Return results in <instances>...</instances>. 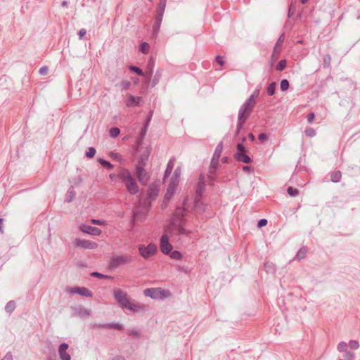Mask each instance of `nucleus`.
Returning <instances> with one entry per match:
<instances>
[{
    "mask_svg": "<svg viewBox=\"0 0 360 360\" xmlns=\"http://www.w3.org/2000/svg\"><path fill=\"white\" fill-rule=\"evenodd\" d=\"M113 295L122 309H128L134 313L144 311L146 309L145 304L130 302L127 292L120 289L115 290L113 292Z\"/></svg>",
    "mask_w": 360,
    "mask_h": 360,
    "instance_id": "1",
    "label": "nucleus"
},
{
    "mask_svg": "<svg viewBox=\"0 0 360 360\" xmlns=\"http://www.w3.org/2000/svg\"><path fill=\"white\" fill-rule=\"evenodd\" d=\"M117 178L125 185L127 191L131 195H135L139 191V186L131 172L122 168L117 174Z\"/></svg>",
    "mask_w": 360,
    "mask_h": 360,
    "instance_id": "2",
    "label": "nucleus"
},
{
    "mask_svg": "<svg viewBox=\"0 0 360 360\" xmlns=\"http://www.w3.org/2000/svg\"><path fill=\"white\" fill-rule=\"evenodd\" d=\"M134 261V257L130 255H113L110 260L109 267L115 269L122 265L129 264Z\"/></svg>",
    "mask_w": 360,
    "mask_h": 360,
    "instance_id": "3",
    "label": "nucleus"
},
{
    "mask_svg": "<svg viewBox=\"0 0 360 360\" xmlns=\"http://www.w3.org/2000/svg\"><path fill=\"white\" fill-rule=\"evenodd\" d=\"M143 295L153 300H162L170 295L169 290H163L160 288H146L143 290Z\"/></svg>",
    "mask_w": 360,
    "mask_h": 360,
    "instance_id": "4",
    "label": "nucleus"
},
{
    "mask_svg": "<svg viewBox=\"0 0 360 360\" xmlns=\"http://www.w3.org/2000/svg\"><path fill=\"white\" fill-rule=\"evenodd\" d=\"M247 149L243 143H238L236 146V152L233 157L239 162L250 164L252 162V158L246 154Z\"/></svg>",
    "mask_w": 360,
    "mask_h": 360,
    "instance_id": "5",
    "label": "nucleus"
},
{
    "mask_svg": "<svg viewBox=\"0 0 360 360\" xmlns=\"http://www.w3.org/2000/svg\"><path fill=\"white\" fill-rule=\"evenodd\" d=\"M205 176L202 174L199 175L198 181L196 186L195 189V195L194 199V206L196 207L198 204L201 200L202 193L205 191Z\"/></svg>",
    "mask_w": 360,
    "mask_h": 360,
    "instance_id": "6",
    "label": "nucleus"
},
{
    "mask_svg": "<svg viewBox=\"0 0 360 360\" xmlns=\"http://www.w3.org/2000/svg\"><path fill=\"white\" fill-rule=\"evenodd\" d=\"M259 92L260 86H258L257 89H255V91L250 96V97L248 99H246V101L243 103L240 108L252 112L254 107L256 104V99L259 96Z\"/></svg>",
    "mask_w": 360,
    "mask_h": 360,
    "instance_id": "7",
    "label": "nucleus"
},
{
    "mask_svg": "<svg viewBox=\"0 0 360 360\" xmlns=\"http://www.w3.org/2000/svg\"><path fill=\"white\" fill-rule=\"evenodd\" d=\"M135 174L141 184L146 186L150 180V174L143 166L137 165L135 167Z\"/></svg>",
    "mask_w": 360,
    "mask_h": 360,
    "instance_id": "8",
    "label": "nucleus"
},
{
    "mask_svg": "<svg viewBox=\"0 0 360 360\" xmlns=\"http://www.w3.org/2000/svg\"><path fill=\"white\" fill-rule=\"evenodd\" d=\"M252 112H250L245 109L240 107L238 115V123L236 125V134H238L240 130L243 128L244 124L251 115Z\"/></svg>",
    "mask_w": 360,
    "mask_h": 360,
    "instance_id": "9",
    "label": "nucleus"
},
{
    "mask_svg": "<svg viewBox=\"0 0 360 360\" xmlns=\"http://www.w3.org/2000/svg\"><path fill=\"white\" fill-rule=\"evenodd\" d=\"M140 255L146 259L150 256L155 255L157 252V246L154 243H150L146 247L140 245L138 248Z\"/></svg>",
    "mask_w": 360,
    "mask_h": 360,
    "instance_id": "10",
    "label": "nucleus"
},
{
    "mask_svg": "<svg viewBox=\"0 0 360 360\" xmlns=\"http://www.w3.org/2000/svg\"><path fill=\"white\" fill-rule=\"evenodd\" d=\"M179 181L170 179L166 193L164 196L165 200L169 201L176 192Z\"/></svg>",
    "mask_w": 360,
    "mask_h": 360,
    "instance_id": "11",
    "label": "nucleus"
},
{
    "mask_svg": "<svg viewBox=\"0 0 360 360\" xmlns=\"http://www.w3.org/2000/svg\"><path fill=\"white\" fill-rule=\"evenodd\" d=\"M160 248L162 254L168 255L172 250V245L169 241V238L167 235H162L160 240Z\"/></svg>",
    "mask_w": 360,
    "mask_h": 360,
    "instance_id": "12",
    "label": "nucleus"
},
{
    "mask_svg": "<svg viewBox=\"0 0 360 360\" xmlns=\"http://www.w3.org/2000/svg\"><path fill=\"white\" fill-rule=\"evenodd\" d=\"M74 245L77 248H81L83 249H89L93 250L97 248L98 244L95 242L89 240H84V239H79L77 238L75 240Z\"/></svg>",
    "mask_w": 360,
    "mask_h": 360,
    "instance_id": "13",
    "label": "nucleus"
},
{
    "mask_svg": "<svg viewBox=\"0 0 360 360\" xmlns=\"http://www.w3.org/2000/svg\"><path fill=\"white\" fill-rule=\"evenodd\" d=\"M219 161L211 160L210 165L208 169V179L212 184L214 181H217L216 176L217 169L218 168Z\"/></svg>",
    "mask_w": 360,
    "mask_h": 360,
    "instance_id": "14",
    "label": "nucleus"
},
{
    "mask_svg": "<svg viewBox=\"0 0 360 360\" xmlns=\"http://www.w3.org/2000/svg\"><path fill=\"white\" fill-rule=\"evenodd\" d=\"M92 328H108V329H115L121 330L123 329L122 326L117 322H112L109 323H94L91 324Z\"/></svg>",
    "mask_w": 360,
    "mask_h": 360,
    "instance_id": "15",
    "label": "nucleus"
},
{
    "mask_svg": "<svg viewBox=\"0 0 360 360\" xmlns=\"http://www.w3.org/2000/svg\"><path fill=\"white\" fill-rule=\"evenodd\" d=\"M68 291L71 294H78L86 297H91L93 295L92 292L85 287H74L70 288Z\"/></svg>",
    "mask_w": 360,
    "mask_h": 360,
    "instance_id": "16",
    "label": "nucleus"
},
{
    "mask_svg": "<svg viewBox=\"0 0 360 360\" xmlns=\"http://www.w3.org/2000/svg\"><path fill=\"white\" fill-rule=\"evenodd\" d=\"M79 229L83 233L92 236H100L101 233V231L98 228L86 224H82L80 226Z\"/></svg>",
    "mask_w": 360,
    "mask_h": 360,
    "instance_id": "17",
    "label": "nucleus"
},
{
    "mask_svg": "<svg viewBox=\"0 0 360 360\" xmlns=\"http://www.w3.org/2000/svg\"><path fill=\"white\" fill-rule=\"evenodd\" d=\"M68 347V344L65 342H63L59 345L58 354L61 360H71V356L67 352Z\"/></svg>",
    "mask_w": 360,
    "mask_h": 360,
    "instance_id": "18",
    "label": "nucleus"
},
{
    "mask_svg": "<svg viewBox=\"0 0 360 360\" xmlns=\"http://www.w3.org/2000/svg\"><path fill=\"white\" fill-rule=\"evenodd\" d=\"M159 193V188L155 184H151L149 186L147 190V198L151 200H154Z\"/></svg>",
    "mask_w": 360,
    "mask_h": 360,
    "instance_id": "19",
    "label": "nucleus"
},
{
    "mask_svg": "<svg viewBox=\"0 0 360 360\" xmlns=\"http://www.w3.org/2000/svg\"><path fill=\"white\" fill-rule=\"evenodd\" d=\"M174 161H175V158H172L167 162V167H166V169L165 171V174H164V178H163V180L165 181L167 178H168L169 176V175L171 174L173 169H174Z\"/></svg>",
    "mask_w": 360,
    "mask_h": 360,
    "instance_id": "20",
    "label": "nucleus"
},
{
    "mask_svg": "<svg viewBox=\"0 0 360 360\" xmlns=\"http://www.w3.org/2000/svg\"><path fill=\"white\" fill-rule=\"evenodd\" d=\"M140 100V97L130 95L126 101V105L127 107L137 106L139 105Z\"/></svg>",
    "mask_w": 360,
    "mask_h": 360,
    "instance_id": "21",
    "label": "nucleus"
},
{
    "mask_svg": "<svg viewBox=\"0 0 360 360\" xmlns=\"http://www.w3.org/2000/svg\"><path fill=\"white\" fill-rule=\"evenodd\" d=\"M223 143L221 141L219 142L214 150L212 160L219 161V158L223 150Z\"/></svg>",
    "mask_w": 360,
    "mask_h": 360,
    "instance_id": "22",
    "label": "nucleus"
},
{
    "mask_svg": "<svg viewBox=\"0 0 360 360\" xmlns=\"http://www.w3.org/2000/svg\"><path fill=\"white\" fill-rule=\"evenodd\" d=\"M307 252V248L305 246L302 247L297 252L294 259L300 261L301 259H303L305 258Z\"/></svg>",
    "mask_w": 360,
    "mask_h": 360,
    "instance_id": "23",
    "label": "nucleus"
},
{
    "mask_svg": "<svg viewBox=\"0 0 360 360\" xmlns=\"http://www.w3.org/2000/svg\"><path fill=\"white\" fill-rule=\"evenodd\" d=\"M162 18H163L162 16H158V15L155 16V24L153 25V33L155 34H157L160 31Z\"/></svg>",
    "mask_w": 360,
    "mask_h": 360,
    "instance_id": "24",
    "label": "nucleus"
},
{
    "mask_svg": "<svg viewBox=\"0 0 360 360\" xmlns=\"http://www.w3.org/2000/svg\"><path fill=\"white\" fill-rule=\"evenodd\" d=\"M342 178V173L340 171H334L330 174V180L333 183H338Z\"/></svg>",
    "mask_w": 360,
    "mask_h": 360,
    "instance_id": "25",
    "label": "nucleus"
},
{
    "mask_svg": "<svg viewBox=\"0 0 360 360\" xmlns=\"http://www.w3.org/2000/svg\"><path fill=\"white\" fill-rule=\"evenodd\" d=\"M75 196V192L74 188H73V186H71L67 191L66 198H65V201L67 202H70L73 200Z\"/></svg>",
    "mask_w": 360,
    "mask_h": 360,
    "instance_id": "26",
    "label": "nucleus"
},
{
    "mask_svg": "<svg viewBox=\"0 0 360 360\" xmlns=\"http://www.w3.org/2000/svg\"><path fill=\"white\" fill-rule=\"evenodd\" d=\"M77 314L81 318H84L90 315V311L84 307H79L77 309Z\"/></svg>",
    "mask_w": 360,
    "mask_h": 360,
    "instance_id": "27",
    "label": "nucleus"
},
{
    "mask_svg": "<svg viewBox=\"0 0 360 360\" xmlns=\"http://www.w3.org/2000/svg\"><path fill=\"white\" fill-rule=\"evenodd\" d=\"M150 150L147 149L146 151L142 154L139 160V165L144 166L146 164V162L148 160V156L150 155Z\"/></svg>",
    "mask_w": 360,
    "mask_h": 360,
    "instance_id": "28",
    "label": "nucleus"
},
{
    "mask_svg": "<svg viewBox=\"0 0 360 360\" xmlns=\"http://www.w3.org/2000/svg\"><path fill=\"white\" fill-rule=\"evenodd\" d=\"M264 268L267 273H274L276 266L272 262H266L264 264Z\"/></svg>",
    "mask_w": 360,
    "mask_h": 360,
    "instance_id": "29",
    "label": "nucleus"
},
{
    "mask_svg": "<svg viewBox=\"0 0 360 360\" xmlns=\"http://www.w3.org/2000/svg\"><path fill=\"white\" fill-rule=\"evenodd\" d=\"M15 307L16 306H15V301L11 300L8 302H7V304H6V306H5V311L7 313L11 314V313H12L15 310Z\"/></svg>",
    "mask_w": 360,
    "mask_h": 360,
    "instance_id": "30",
    "label": "nucleus"
},
{
    "mask_svg": "<svg viewBox=\"0 0 360 360\" xmlns=\"http://www.w3.org/2000/svg\"><path fill=\"white\" fill-rule=\"evenodd\" d=\"M148 127L145 126V125H143V127H142V129L139 133L138 139H137V144L139 145L142 142L143 139H144V137L147 133Z\"/></svg>",
    "mask_w": 360,
    "mask_h": 360,
    "instance_id": "31",
    "label": "nucleus"
},
{
    "mask_svg": "<svg viewBox=\"0 0 360 360\" xmlns=\"http://www.w3.org/2000/svg\"><path fill=\"white\" fill-rule=\"evenodd\" d=\"M98 162L101 165H102L103 167L108 169H112L114 167L113 165H112L110 162L107 161L105 159L98 158Z\"/></svg>",
    "mask_w": 360,
    "mask_h": 360,
    "instance_id": "32",
    "label": "nucleus"
},
{
    "mask_svg": "<svg viewBox=\"0 0 360 360\" xmlns=\"http://www.w3.org/2000/svg\"><path fill=\"white\" fill-rule=\"evenodd\" d=\"M176 231L179 235H184L186 236H188L189 234L191 233V231L186 229L181 225L177 226Z\"/></svg>",
    "mask_w": 360,
    "mask_h": 360,
    "instance_id": "33",
    "label": "nucleus"
},
{
    "mask_svg": "<svg viewBox=\"0 0 360 360\" xmlns=\"http://www.w3.org/2000/svg\"><path fill=\"white\" fill-rule=\"evenodd\" d=\"M276 84L274 82H271V84H269V86L266 88V92L269 96L274 95L275 90H276Z\"/></svg>",
    "mask_w": 360,
    "mask_h": 360,
    "instance_id": "34",
    "label": "nucleus"
},
{
    "mask_svg": "<svg viewBox=\"0 0 360 360\" xmlns=\"http://www.w3.org/2000/svg\"><path fill=\"white\" fill-rule=\"evenodd\" d=\"M169 255L173 259L179 260L182 258V254L178 250L171 251Z\"/></svg>",
    "mask_w": 360,
    "mask_h": 360,
    "instance_id": "35",
    "label": "nucleus"
},
{
    "mask_svg": "<svg viewBox=\"0 0 360 360\" xmlns=\"http://www.w3.org/2000/svg\"><path fill=\"white\" fill-rule=\"evenodd\" d=\"M331 56L326 54L323 58V65L325 68H328L330 66Z\"/></svg>",
    "mask_w": 360,
    "mask_h": 360,
    "instance_id": "36",
    "label": "nucleus"
},
{
    "mask_svg": "<svg viewBox=\"0 0 360 360\" xmlns=\"http://www.w3.org/2000/svg\"><path fill=\"white\" fill-rule=\"evenodd\" d=\"M287 193L292 197H296L299 195V190L292 186H289L287 189Z\"/></svg>",
    "mask_w": 360,
    "mask_h": 360,
    "instance_id": "37",
    "label": "nucleus"
},
{
    "mask_svg": "<svg viewBox=\"0 0 360 360\" xmlns=\"http://www.w3.org/2000/svg\"><path fill=\"white\" fill-rule=\"evenodd\" d=\"M161 77V70H158L155 72V75L153 77L152 80V86H155L160 81Z\"/></svg>",
    "mask_w": 360,
    "mask_h": 360,
    "instance_id": "38",
    "label": "nucleus"
},
{
    "mask_svg": "<svg viewBox=\"0 0 360 360\" xmlns=\"http://www.w3.org/2000/svg\"><path fill=\"white\" fill-rule=\"evenodd\" d=\"M91 276L92 277L98 278H105V279H108V278H112L110 276L105 275V274H103L97 272V271L92 272L91 274Z\"/></svg>",
    "mask_w": 360,
    "mask_h": 360,
    "instance_id": "39",
    "label": "nucleus"
},
{
    "mask_svg": "<svg viewBox=\"0 0 360 360\" xmlns=\"http://www.w3.org/2000/svg\"><path fill=\"white\" fill-rule=\"evenodd\" d=\"M347 347H348L347 344L345 342L342 341L338 343L337 349L340 352H347Z\"/></svg>",
    "mask_w": 360,
    "mask_h": 360,
    "instance_id": "40",
    "label": "nucleus"
},
{
    "mask_svg": "<svg viewBox=\"0 0 360 360\" xmlns=\"http://www.w3.org/2000/svg\"><path fill=\"white\" fill-rule=\"evenodd\" d=\"M148 68L149 69V72L146 74L147 78H150L153 74V69L154 67V60L150 59L147 65Z\"/></svg>",
    "mask_w": 360,
    "mask_h": 360,
    "instance_id": "41",
    "label": "nucleus"
},
{
    "mask_svg": "<svg viewBox=\"0 0 360 360\" xmlns=\"http://www.w3.org/2000/svg\"><path fill=\"white\" fill-rule=\"evenodd\" d=\"M289 86H290L289 82L287 79H284L281 80V84H280V88L282 91H285L288 90L289 88Z\"/></svg>",
    "mask_w": 360,
    "mask_h": 360,
    "instance_id": "42",
    "label": "nucleus"
},
{
    "mask_svg": "<svg viewBox=\"0 0 360 360\" xmlns=\"http://www.w3.org/2000/svg\"><path fill=\"white\" fill-rule=\"evenodd\" d=\"M129 68L131 71L136 72L138 75H140V76L144 75L143 70L139 67L130 65L129 67Z\"/></svg>",
    "mask_w": 360,
    "mask_h": 360,
    "instance_id": "43",
    "label": "nucleus"
},
{
    "mask_svg": "<svg viewBox=\"0 0 360 360\" xmlns=\"http://www.w3.org/2000/svg\"><path fill=\"white\" fill-rule=\"evenodd\" d=\"M120 133V130L117 127H112L110 129V136L112 138H116L117 136H119Z\"/></svg>",
    "mask_w": 360,
    "mask_h": 360,
    "instance_id": "44",
    "label": "nucleus"
},
{
    "mask_svg": "<svg viewBox=\"0 0 360 360\" xmlns=\"http://www.w3.org/2000/svg\"><path fill=\"white\" fill-rule=\"evenodd\" d=\"M286 67V60H281L276 67V69L278 71H283Z\"/></svg>",
    "mask_w": 360,
    "mask_h": 360,
    "instance_id": "45",
    "label": "nucleus"
},
{
    "mask_svg": "<svg viewBox=\"0 0 360 360\" xmlns=\"http://www.w3.org/2000/svg\"><path fill=\"white\" fill-rule=\"evenodd\" d=\"M96 152V150L94 147H89L88 150L86 152L85 155L88 158H92L94 157Z\"/></svg>",
    "mask_w": 360,
    "mask_h": 360,
    "instance_id": "46",
    "label": "nucleus"
},
{
    "mask_svg": "<svg viewBox=\"0 0 360 360\" xmlns=\"http://www.w3.org/2000/svg\"><path fill=\"white\" fill-rule=\"evenodd\" d=\"M150 46L147 42H142L140 45V51L143 53H147L149 50Z\"/></svg>",
    "mask_w": 360,
    "mask_h": 360,
    "instance_id": "47",
    "label": "nucleus"
},
{
    "mask_svg": "<svg viewBox=\"0 0 360 360\" xmlns=\"http://www.w3.org/2000/svg\"><path fill=\"white\" fill-rule=\"evenodd\" d=\"M352 349H357L359 347V343L357 340H350L347 345Z\"/></svg>",
    "mask_w": 360,
    "mask_h": 360,
    "instance_id": "48",
    "label": "nucleus"
},
{
    "mask_svg": "<svg viewBox=\"0 0 360 360\" xmlns=\"http://www.w3.org/2000/svg\"><path fill=\"white\" fill-rule=\"evenodd\" d=\"M345 360H354L355 359V354L352 352H346L344 354Z\"/></svg>",
    "mask_w": 360,
    "mask_h": 360,
    "instance_id": "49",
    "label": "nucleus"
},
{
    "mask_svg": "<svg viewBox=\"0 0 360 360\" xmlns=\"http://www.w3.org/2000/svg\"><path fill=\"white\" fill-rule=\"evenodd\" d=\"M180 175H181V168L178 167L175 169L174 174L172 176L171 179L179 181Z\"/></svg>",
    "mask_w": 360,
    "mask_h": 360,
    "instance_id": "50",
    "label": "nucleus"
},
{
    "mask_svg": "<svg viewBox=\"0 0 360 360\" xmlns=\"http://www.w3.org/2000/svg\"><path fill=\"white\" fill-rule=\"evenodd\" d=\"M165 6H162L161 4H158V7L157 8V14L158 16H162L164 15L165 10Z\"/></svg>",
    "mask_w": 360,
    "mask_h": 360,
    "instance_id": "51",
    "label": "nucleus"
},
{
    "mask_svg": "<svg viewBox=\"0 0 360 360\" xmlns=\"http://www.w3.org/2000/svg\"><path fill=\"white\" fill-rule=\"evenodd\" d=\"M304 133L307 136L313 137L316 135L315 130L312 128H307L305 129Z\"/></svg>",
    "mask_w": 360,
    "mask_h": 360,
    "instance_id": "52",
    "label": "nucleus"
},
{
    "mask_svg": "<svg viewBox=\"0 0 360 360\" xmlns=\"http://www.w3.org/2000/svg\"><path fill=\"white\" fill-rule=\"evenodd\" d=\"M128 334L130 336L135 337V338H139V336H140L139 330H136V329H133V330H129Z\"/></svg>",
    "mask_w": 360,
    "mask_h": 360,
    "instance_id": "53",
    "label": "nucleus"
},
{
    "mask_svg": "<svg viewBox=\"0 0 360 360\" xmlns=\"http://www.w3.org/2000/svg\"><path fill=\"white\" fill-rule=\"evenodd\" d=\"M91 223L95 225L103 226L105 224V221L100 219H92Z\"/></svg>",
    "mask_w": 360,
    "mask_h": 360,
    "instance_id": "54",
    "label": "nucleus"
},
{
    "mask_svg": "<svg viewBox=\"0 0 360 360\" xmlns=\"http://www.w3.org/2000/svg\"><path fill=\"white\" fill-rule=\"evenodd\" d=\"M267 224V220L266 219H262L259 220L257 223V226L259 228L263 227Z\"/></svg>",
    "mask_w": 360,
    "mask_h": 360,
    "instance_id": "55",
    "label": "nucleus"
},
{
    "mask_svg": "<svg viewBox=\"0 0 360 360\" xmlns=\"http://www.w3.org/2000/svg\"><path fill=\"white\" fill-rule=\"evenodd\" d=\"M152 116H153V111H150L146 117V122L144 124L145 126L148 127L150 122L151 120Z\"/></svg>",
    "mask_w": 360,
    "mask_h": 360,
    "instance_id": "56",
    "label": "nucleus"
},
{
    "mask_svg": "<svg viewBox=\"0 0 360 360\" xmlns=\"http://www.w3.org/2000/svg\"><path fill=\"white\" fill-rule=\"evenodd\" d=\"M315 114L314 112H310L307 115V121L309 123H311L314 120Z\"/></svg>",
    "mask_w": 360,
    "mask_h": 360,
    "instance_id": "57",
    "label": "nucleus"
},
{
    "mask_svg": "<svg viewBox=\"0 0 360 360\" xmlns=\"http://www.w3.org/2000/svg\"><path fill=\"white\" fill-rule=\"evenodd\" d=\"M216 61L217 63H219L220 65H223L224 64V60L222 56H217L216 57Z\"/></svg>",
    "mask_w": 360,
    "mask_h": 360,
    "instance_id": "58",
    "label": "nucleus"
},
{
    "mask_svg": "<svg viewBox=\"0 0 360 360\" xmlns=\"http://www.w3.org/2000/svg\"><path fill=\"white\" fill-rule=\"evenodd\" d=\"M1 360H13V355L11 352H7Z\"/></svg>",
    "mask_w": 360,
    "mask_h": 360,
    "instance_id": "59",
    "label": "nucleus"
},
{
    "mask_svg": "<svg viewBox=\"0 0 360 360\" xmlns=\"http://www.w3.org/2000/svg\"><path fill=\"white\" fill-rule=\"evenodd\" d=\"M121 85L124 89H127L131 86V82L129 81H124L121 83Z\"/></svg>",
    "mask_w": 360,
    "mask_h": 360,
    "instance_id": "60",
    "label": "nucleus"
},
{
    "mask_svg": "<svg viewBox=\"0 0 360 360\" xmlns=\"http://www.w3.org/2000/svg\"><path fill=\"white\" fill-rule=\"evenodd\" d=\"M86 31L85 29H81L79 32H78V36H79V39H82V37L86 34Z\"/></svg>",
    "mask_w": 360,
    "mask_h": 360,
    "instance_id": "61",
    "label": "nucleus"
},
{
    "mask_svg": "<svg viewBox=\"0 0 360 360\" xmlns=\"http://www.w3.org/2000/svg\"><path fill=\"white\" fill-rule=\"evenodd\" d=\"M139 208L136 207L134 210L133 211V217L134 219H139Z\"/></svg>",
    "mask_w": 360,
    "mask_h": 360,
    "instance_id": "62",
    "label": "nucleus"
},
{
    "mask_svg": "<svg viewBox=\"0 0 360 360\" xmlns=\"http://www.w3.org/2000/svg\"><path fill=\"white\" fill-rule=\"evenodd\" d=\"M111 158H112L114 160L120 161V155L118 153H112L110 155Z\"/></svg>",
    "mask_w": 360,
    "mask_h": 360,
    "instance_id": "63",
    "label": "nucleus"
},
{
    "mask_svg": "<svg viewBox=\"0 0 360 360\" xmlns=\"http://www.w3.org/2000/svg\"><path fill=\"white\" fill-rule=\"evenodd\" d=\"M48 68L46 66H43L39 69V73L41 75H45L47 72Z\"/></svg>",
    "mask_w": 360,
    "mask_h": 360,
    "instance_id": "64",
    "label": "nucleus"
}]
</instances>
